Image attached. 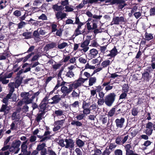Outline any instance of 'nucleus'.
<instances>
[{
  "mask_svg": "<svg viewBox=\"0 0 155 155\" xmlns=\"http://www.w3.org/2000/svg\"><path fill=\"white\" fill-rule=\"evenodd\" d=\"M65 148L71 150L74 148V142L71 139H66L65 140Z\"/></svg>",
  "mask_w": 155,
  "mask_h": 155,
  "instance_id": "1a4fd4ad",
  "label": "nucleus"
},
{
  "mask_svg": "<svg viewBox=\"0 0 155 155\" xmlns=\"http://www.w3.org/2000/svg\"><path fill=\"white\" fill-rule=\"evenodd\" d=\"M152 142L149 140H147L144 142L143 144V145L146 147L144 148V149H147V147L150 145Z\"/></svg>",
  "mask_w": 155,
  "mask_h": 155,
  "instance_id": "bf43d9fd",
  "label": "nucleus"
},
{
  "mask_svg": "<svg viewBox=\"0 0 155 155\" xmlns=\"http://www.w3.org/2000/svg\"><path fill=\"white\" fill-rule=\"evenodd\" d=\"M51 100L53 101L51 102L50 101L49 103L52 104H57L61 100V97H60V95H56L51 98Z\"/></svg>",
  "mask_w": 155,
  "mask_h": 155,
  "instance_id": "dca6fc26",
  "label": "nucleus"
},
{
  "mask_svg": "<svg viewBox=\"0 0 155 155\" xmlns=\"http://www.w3.org/2000/svg\"><path fill=\"white\" fill-rule=\"evenodd\" d=\"M125 122L124 118L122 117L120 119L117 118L115 120L116 126L119 128H122L124 127V124Z\"/></svg>",
  "mask_w": 155,
  "mask_h": 155,
  "instance_id": "ddd939ff",
  "label": "nucleus"
},
{
  "mask_svg": "<svg viewBox=\"0 0 155 155\" xmlns=\"http://www.w3.org/2000/svg\"><path fill=\"white\" fill-rule=\"evenodd\" d=\"M37 139L36 137L34 135H31L29 137V141L30 142L32 143L35 142Z\"/></svg>",
  "mask_w": 155,
  "mask_h": 155,
  "instance_id": "338daca9",
  "label": "nucleus"
},
{
  "mask_svg": "<svg viewBox=\"0 0 155 155\" xmlns=\"http://www.w3.org/2000/svg\"><path fill=\"white\" fill-rule=\"evenodd\" d=\"M90 103H87L85 101H84L83 102L82 108L83 109L88 108L90 106Z\"/></svg>",
  "mask_w": 155,
  "mask_h": 155,
  "instance_id": "13d9d810",
  "label": "nucleus"
},
{
  "mask_svg": "<svg viewBox=\"0 0 155 155\" xmlns=\"http://www.w3.org/2000/svg\"><path fill=\"white\" fill-rule=\"evenodd\" d=\"M83 109V114H84L85 115V114L87 115L91 113V110L89 108Z\"/></svg>",
  "mask_w": 155,
  "mask_h": 155,
  "instance_id": "e2e57ef3",
  "label": "nucleus"
},
{
  "mask_svg": "<svg viewBox=\"0 0 155 155\" xmlns=\"http://www.w3.org/2000/svg\"><path fill=\"white\" fill-rule=\"evenodd\" d=\"M114 109L116 114V115L122 113L123 112V110L121 109V107L119 105H116L113 107Z\"/></svg>",
  "mask_w": 155,
  "mask_h": 155,
  "instance_id": "a878e982",
  "label": "nucleus"
},
{
  "mask_svg": "<svg viewBox=\"0 0 155 155\" xmlns=\"http://www.w3.org/2000/svg\"><path fill=\"white\" fill-rule=\"evenodd\" d=\"M87 80V78H79L77 81H75L73 83L71 84V85L72 88L76 89L78 87L81 86L82 84Z\"/></svg>",
  "mask_w": 155,
  "mask_h": 155,
  "instance_id": "423d86ee",
  "label": "nucleus"
},
{
  "mask_svg": "<svg viewBox=\"0 0 155 155\" xmlns=\"http://www.w3.org/2000/svg\"><path fill=\"white\" fill-rule=\"evenodd\" d=\"M8 86L10 88L9 92L10 94H12L14 91L15 83L14 82L10 83L8 84Z\"/></svg>",
  "mask_w": 155,
  "mask_h": 155,
  "instance_id": "c9c22d12",
  "label": "nucleus"
},
{
  "mask_svg": "<svg viewBox=\"0 0 155 155\" xmlns=\"http://www.w3.org/2000/svg\"><path fill=\"white\" fill-rule=\"evenodd\" d=\"M145 39L146 40L149 41L153 38V36L151 34L146 32L145 34Z\"/></svg>",
  "mask_w": 155,
  "mask_h": 155,
  "instance_id": "58836bf2",
  "label": "nucleus"
},
{
  "mask_svg": "<svg viewBox=\"0 0 155 155\" xmlns=\"http://www.w3.org/2000/svg\"><path fill=\"white\" fill-rule=\"evenodd\" d=\"M76 144L78 147L81 148L84 146L85 144V141H83L80 139H77Z\"/></svg>",
  "mask_w": 155,
  "mask_h": 155,
  "instance_id": "7c9ffc66",
  "label": "nucleus"
},
{
  "mask_svg": "<svg viewBox=\"0 0 155 155\" xmlns=\"http://www.w3.org/2000/svg\"><path fill=\"white\" fill-rule=\"evenodd\" d=\"M31 92H23L21 94V96L22 98V100L26 104H29L31 103L33 100L38 96L39 93L38 92L31 94Z\"/></svg>",
  "mask_w": 155,
  "mask_h": 155,
  "instance_id": "f257e3e1",
  "label": "nucleus"
},
{
  "mask_svg": "<svg viewBox=\"0 0 155 155\" xmlns=\"http://www.w3.org/2000/svg\"><path fill=\"white\" fill-rule=\"evenodd\" d=\"M11 107L7 104H2L0 109V111L4 112V115H5L8 113Z\"/></svg>",
  "mask_w": 155,
  "mask_h": 155,
  "instance_id": "a211bd4d",
  "label": "nucleus"
},
{
  "mask_svg": "<svg viewBox=\"0 0 155 155\" xmlns=\"http://www.w3.org/2000/svg\"><path fill=\"white\" fill-rule=\"evenodd\" d=\"M45 146L46 144L45 143H43L41 144L38 145L36 148V150L39 151L45 148Z\"/></svg>",
  "mask_w": 155,
  "mask_h": 155,
  "instance_id": "4c0bfd02",
  "label": "nucleus"
},
{
  "mask_svg": "<svg viewBox=\"0 0 155 155\" xmlns=\"http://www.w3.org/2000/svg\"><path fill=\"white\" fill-rule=\"evenodd\" d=\"M125 19L124 17L122 16L120 17H116L113 18L111 25H112L113 24H119V23H122L125 22Z\"/></svg>",
  "mask_w": 155,
  "mask_h": 155,
  "instance_id": "f8f14e48",
  "label": "nucleus"
},
{
  "mask_svg": "<svg viewBox=\"0 0 155 155\" xmlns=\"http://www.w3.org/2000/svg\"><path fill=\"white\" fill-rule=\"evenodd\" d=\"M129 87L127 84H124L123 86L122 90L124 92L127 93L128 91Z\"/></svg>",
  "mask_w": 155,
  "mask_h": 155,
  "instance_id": "5fc2aeb1",
  "label": "nucleus"
},
{
  "mask_svg": "<svg viewBox=\"0 0 155 155\" xmlns=\"http://www.w3.org/2000/svg\"><path fill=\"white\" fill-rule=\"evenodd\" d=\"M43 0H34L33 5L34 6H36L37 7H33V8L34 9H37L39 8L38 7H39L41 4L42 3Z\"/></svg>",
  "mask_w": 155,
  "mask_h": 155,
  "instance_id": "bb28decb",
  "label": "nucleus"
},
{
  "mask_svg": "<svg viewBox=\"0 0 155 155\" xmlns=\"http://www.w3.org/2000/svg\"><path fill=\"white\" fill-rule=\"evenodd\" d=\"M75 18V22L74 23V24H77L78 25H80L81 26H82L83 25V23L80 21L78 17L76 16Z\"/></svg>",
  "mask_w": 155,
  "mask_h": 155,
  "instance_id": "8fccbe9b",
  "label": "nucleus"
},
{
  "mask_svg": "<svg viewBox=\"0 0 155 155\" xmlns=\"http://www.w3.org/2000/svg\"><path fill=\"white\" fill-rule=\"evenodd\" d=\"M153 124L150 122H148L146 125L145 133L147 135L150 136L151 135L153 129L152 128Z\"/></svg>",
  "mask_w": 155,
  "mask_h": 155,
  "instance_id": "9b49d317",
  "label": "nucleus"
},
{
  "mask_svg": "<svg viewBox=\"0 0 155 155\" xmlns=\"http://www.w3.org/2000/svg\"><path fill=\"white\" fill-rule=\"evenodd\" d=\"M26 24V23L24 21H21L18 24V28H21L25 25Z\"/></svg>",
  "mask_w": 155,
  "mask_h": 155,
  "instance_id": "774afa93",
  "label": "nucleus"
},
{
  "mask_svg": "<svg viewBox=\"0 0 155 155\" xmlns=\"http://www.w3.org/2000/svg\"><path fill=\"white\" fill-rule=\"evenodd\" d=\"M66 16L65 13H63L62 12L59 11L56 14V16L57 19H62L65 18Z\"/></svg>",
  "mask_w": 155,
  "mask_h": 155,
  "instance_id": "b1692460",
  "label": "nucleus"
},
{
  "mask_svg": "<svg viewBox=\"0 0 155 155\" xmlns=\"http://www.w3.org/2000/svg\"><path fill=\"white\" fill-rule=\"evenodd\" d=\"M56 45V44L54 43H52L48 44L46 45L45 47V50L48 51L50 49L54 48Z\"/></svg>",
  "mask_w": 155,
  "mask_h": 155,
  "instance_id": "c756f323",
  "label": "nucleus"
},
{
  "mask_svg": "<svg viewBox=\"0 0 155 155\" xmlns=\"http://www.w3.org/2000/svg\"><path fill=\"white\" fill-rule=\"evenodd\" d=\"M38 31L39 35H45L47 34V32L45 30L43 29L42 28H38Z\"/></svg>",
  "mask_w": 155,
  "mask_h": 155,
  "instance_id": "603ef678",
  "label": "nucleus"
},
{
  "mask_svg": "<svg viewBox=\"0 0 155 155\" xmlns=\"http://www.w3.org/2000/svg\"><path fill=\"white\" fill-rule=\"evenodd\" d=\"M110 82L108 81L107 82H104L103 84V87H105V90L107 91H108L109 90H111L113 88V86L112 85V84H110Z\"/></svg>",
  "mask_w": 155,
  "mask_h": 155,
  "instance_id": "412c9836",
  "label": "nucleus"
},
{
  "mask_svg": "<svg viewBox=\"0 0 155 155\" xmlns=\"http://www.w3.org/2000/svg\"><path fill=\"white\" fill-rule=\"evenodd\" d=\"M110 53L107 56H110L111 58L114 57L117 54V51L116 48L114 47L110 51Z\"/></svg>",
  "mask_w": 155,
  "mask_h": 155,
  "instance_id": "5701e85b",
  "label": "nucleus"
},
{
  "mask_svg": "<svg viewBox=\"0 0 155 155\" xmlns=\"http://www.w3.org/2000/svg\"><path fill=\"white\" fill-rule=\"evenodd\" d=\"M52 8L54 10L56 11H62L64 8L61 5L58 6L57 4L53 5Z\"/></svg>",
  "mask_w": 155,
  "mask_h": 155,
  "instance_id": "f704fd0d",
  "label": "nucleus"
},
{
  "mask_svg": "<svg viewBox=\"0 0 155 155\" xmlns=\"http://www.w3.org/2000/svg\"><path fill=\"white\" fill-rule=\"evenodd\" d=\"M45 112H44L42 111L38 115V116L36 118L37 121H39L40 120L42 119V116L45 114Z\"/></svg>",
  "mask_w": 155,
  "mask_h": 155,
  "instance_id": "de8ad7c7",
  "label": "nucleus"
},
{
  "mask_svg": "<svg viewBox=\"0 0 155 155\" xmlns=\"http://www.w3.org/2000/svg\"><path fill=\"white\" fill-rule=\"evenodd\" d=\"M78 58V57H72L71 58H70L69 60V61L70 63L73 64H76V60Z\"/></svg>",
  "mask_w": 155,
  "mask_h": 155,
  "instance_id": "864d4df0",
  "label": "nucleus"
},
{
  "mask_svg": "<svg viewBox=\"0 0 155 155\" xmlns=\"http://www.w3.org/2000/svg\"><path fill=\"white\" fill-rule=\"evenodd\" d=\"M126 151V155H139L137 154L134 153L132 150L133 146L131 143L125 144L124 146Z\"/></svg>",
  "mask_w": 155,
  "mask_h": 155,
  "instance_id": "39448f33",
  "label": "nucleus"
},
{
  "mask_svg": "<svg viewBox=\"0 0 155 155\" xmlns=\"http://www.w3.org/2000/svg\"><path fill=\"white\" fill-rule=\"evenodd\" d=\"M3 73H2L0 74L1 81L2 83L3 84H7L9 82V80L6 79L7 78L4 75H2Z\"/></svg>",
  "mask_w": 155,
  "mask_h": 155,
  "instance_id": "393cba45",
  "label": "nucleus"
},
{
  "mask_svg": "<svg viewBox=\"0 0 155 155\" xmlns=\"http://www.w3.org/2000/svg\"><path fill=\"white\" fill-rule=\"evenodd\" d=\"M73 90V88L71 87V84H70L68 85V86H64L61 87V91L63 93H65L68 94L72 91Z\"/></svg>",
  "mask_w": 155,
  "mask_h": 155,
  "instance_id": "9d476101",
  "label": "nucleus"
},
{
  "mask_svg": "<svg viewBox=\"0 0 155 155\" xmlns=\"http://www.w3.org/2000/svg\"><path fill=\"white\" fill-rule=\"evenodd\" d=\"M111 63V62L109 60H107L103 61L101 64L103 68H105L109 65Z\"/></svg>",
  "mask_w": 155,
  "mask_h": 155,
  "instance_id": "e433bc0d",
  "label": "nucleus"
},
{
  "mask_svg": "<svg viewBox=\"0 0 155 155\" xmlns=\"http://www.w3.org/2000/svg\"><path fill=\"white\" fill-rule=\"evenodd\" d=\"M79 102L78 101H75L72 104H70V107L72 109L75 108L79 106Z\"/></svg>",
  "mask_w": 155,
  "mask_h": 155,
  "instance_id": "37998d69",
  "label": "nucleus"
},
{
  "mask_svg": "<svg viewBox=\"0 0 155 155\" xmlns=\"http://www.w3.org/2000/svg\"><path fill=\"white\" fill-rule=\"evenodd\" d=\"M98 54V51L96 49L93 48L90 51L88 56L89 59H91L95 57Z\"/></svg>",
  "mask_w": 155,
  "mask_h": 155,
  "instance_id": "4468645a",
  "label": "nucleus"
},
{
  "mask_svg": "<svg viewBox=\"0 0 155 155\" xmlns=\"http://www.w3.org/2000/svg\"><path fill=\"white\" fill-rule=\"evenodd\" d=\"M115 1H116L115 2L116 3V4L118 5V9L122 10L125 6L127 5V4L125 3L124 0H116Z\"/></svg>",
  "mask_w": 155,
  "mask_h": 155,
  "instance_id": "2eb2a0df",
  "label": "nucleus"
},
{
  "mask_svg": "<svg viewBox=\"0 0 155 155\" xmlns=\"http://www.w3.org/2000/svg\"><path fill=\"white\" fill-rule=\"evenodd\" d=\"M71 94V97L74 98L78 97H79V93L77 92L74 90H73Z\"/></svg>",
  "mask_w": 155,
  "mask_h": 155,
  "instance_id": "49530a36",
  "label": "nucleus"
},
{
  "mask_svg": "<svg viewBox=\"0 0 155 155\" xmlns=\"http://www.w3.org/2000/svg\"><path fill=\"white\" fill-rule=\"evenodd\" d=\"M114 155H123V151L120 149H116L114 151Z\"/></svg>",
  "mask_w": 155,
  "mask_h": 155,
  "instance_id": "052dcab7",
  "label": "nucleus"
},
{
  "mask_svg": "<svg viewBox=\"0 0 155 155\" xmlns=\"http://www.w3.org/2000/svg\"><path fill=\"white\" fill-rule=\"evenodd\" d=\"M91 36H87V39L85 40L83 42L80 44V47L82 48V49H79L80 51H82L84 52H86L89 49V47H88V45L90 43V41L91 39Z\"/></svg>",
  "mask_w": 155,
  "mask_h": 155,
  "instance_id": "20e7f679",
  "label": "nucleus"
},
{
  "mask_svg": "<svg viewBox=\"0 0 155 155\" xmlns=\"http://www.w3.org/2000/svg\"><path fill=\"white\" fill-rule=\"evenodd\" d=\"M100 120H101L103 124H105L107 123L108 120H109V118L107 117H104L103 116H101V117L100 118Z\"/></svg>",
  "mask_w": 155,
  "mask_h": 155,
  "instance_id": "3c124183",
  "label": "nucleus"
},
{
  "mask_svg": "<svg viewBox=\"0 0 155 155\" xmlns=\"http://www.w3.org/2000/svg\"><path fill=\"white\" fill-rule=\"evenodd\" d=\"M142 77L143 78L147 81H149L150 79L151 78V76L149 75V73L147 71H145L142 74Z\"/></svg>",
  "mask_w": 155,
  "mask_h": 155,
  "instance_id": "473e14b6",
  "label": "nucleus"
},
{
  "mask_svg": "<svg viewBox=\"0 0 155 155\" xmlns=\"http://www.w3.org/2000/svg\"><path fill=\"white\" fill-rule=\"evenodd\" d=\"M51 133L50 131L47 130L45 132V133L43 136L37 135V136L38 138L41 139L40 142H45L50 139L51 137L50 135Z\"/></svg>",
  "mask_w": 155,
  "mask_h": 155,
  "instance_id": "0eeeda50",
  "label": "nucleus"
},
{
  "mask_svg": "<svg viewBox=\"0 0 155 155\" xmlns=\"http://www.w3.org/2000/svg\"><path fill=\"white\" fill-rule=\"evenodd\" d=\"M138 111L137 109L135 107H134L131 110V113L132 115L134 116L137 115Z\"/></svg>",
  "mask_w": 155,
  "mask_h": 155,
  "instance_id": "680f3d73",
  "label": "nucleus"
},
{
  "mask_svg": "<svg viewBox=\"0 0 155 155\" xmlns=\"http://www.w3.org/2000/svg\"><path fill=\"white\" fill-rule=\"evenodd\" d=\"M51 32H54L56 31L57 30V25L54 23H51Z\"/></svg>",
  "mask_w": 155,
  "mask_h": 155,
  "instance_id": "09e8293b",
  "label": "nucleus"
},
{
  "mask_svg": "<svg viewBox=\"0 0 155 155\" xmlns=\"http://www.w3.org/2000/svg\"><path fill=\"white\" fill-rule=\"evenodd\" d=\"M27 142V140L23 142H22V143L21 145V152L23 153V154H25L26 152H27V148H28V146L26 144Z\"/></svg>",
  "mask_w": 155,
  "mask_h": 155,
  "instance_id": "4be33fe9",
  "label": "nucleus"
},
{
  "mask_svg": "<svg viewBox=\"0 0 155 155\" xmlns=\"http://www.w3.org/2000/svg\"><path fill=\"white\" fill-rule=\"evenodd\" d=\"M21 143V142L19 140H16L14 141L12 143L11 145L13 146L14 147L16 148V153H18L20 150L19 147Z\"/></svg>",
  "mask_w": 155,
  "mask_h": 155,
  "instance_id": "6ab92c4d",
  "label": "nucleus"
},
{
  "mask_svg": "<svg viewBox=\"0 0 155 155\" xmlns=\"http://www.w3.org/2000/svg\"><path fill=\"white\" fill-rule=\"evenodd\" d=\"M50 99H48V97L45 96L43 99L40 105V108L41 110L45 112L48 110H50L51 107L49 105V101Z\"/></svg>",
  "mask_w": 155,
  "mask_h": 155,
  "instance_id": "f03ea898",
  "label": "nucleus"
},
{
  "mask_svg": "<svg viewBox=\"0 0 155 155\" xmlns=\"http://www.w3.org/2000/svg\"><path fill=\"white\" fill-rule=\"evenodd\" d=\"M116 96V95L114 93H110L106 95L105 97V103L106 105L109 107L111 106L115 101Z\"/></svg>",
  "mask_w": 155,
  "mask_h": 155,
  "instance_id": "7ed1b4c3",
  "label": "nucleus"
},
{
  "mask_svg": "<svg viewBox=\"0 0 155 155\" xmlns=\"http://www.w3.org/2000/svg\"><path fill=\"white\" fill-rule=\"evenodd\" d=\"M78 61L81 63L83 64H86L87 61L86 59L82 57H80L79 58Z\"/></svg>",
  "mask_w": 155,
  "mask_h": 155,
  "instance_id": "0e129e2a",
  "label": "nucleus"
},
{
  "mask_svg": "<svg viewBox=\"0 0 155 155\" xmlns=\"http://www.w3.org/2000/svg\"><path fill=\"white\" fill-rule=\"evenodd\" d=\"M7 1L6 0H2L0 2V9H2L5 8L6 6Z\"/></svg>",
  "mask_w": 155,
  "mask_h": 155,
  "instance_id": "ea45409f",
  "label": "nucleus"
},
{
  "mask_svg": "<svg viewBox=\"0 0 155 155\" xmlns=\"http://www.w3.org/2000/svg\"><path fill=\"white\" fill-rule=\"evenodd\" d=\"M54 117H57L58 119L66 118V116L64 114V111L59 109L55 110L54 113Z\"/></svg>",
  "mask_w": 155,
  "mask_h": 155,
  "instance_id": "6e6552de",
  "label": "nucleus"
},
{
  "mask_svg": "<svg viewBox=\"0 0 155 155\" xmlns=\"http://www.w3.org/2000/svg\"><path fill=\"white\" fill-rule=\"evenodd\" d=\"M97 82V78L95 77H91L89 78L88 84L89 86H91L93 85Z\"/></svg>",
  "mask_w": 155,
  "mask_h": 155,
  "instance_id": "cd10ccee",
  "label": "nucleus"
},
{
  "mask_svg": "<svg viewBox=\"0 0 155 155\" xmlns=\"http://www.w3.org/2000/svg\"><path fill=\"white\" fill-rule=\"evenodd\" d=\"M85 115L83 113L77 115L75 117V118L77 120L80 121L83 119L85 117Z\"/></svg>",
  "mask_w": 155,
  "mask_h": 155,
  "instance_id": "c03bdc74",
  "label": "nucleus"
},
{
  "mask_svg": "<svg viewBox=\"0 0 155 155\" xmlns=\"http://www.w3.org/2000/svg\"><path fill=\"white\" fill-rule=\"evenodd\" d=\"M104 102L105 103V99L104 100L103 98H100L98 99L97 104L99 106H101L103 105Z\"/></svg>",
  "mask_w": 155,
  "mask_h": 155,
  "instance_id": "6e6d98bb",
  "label": "nucleus"
},
{
  "mask_svg": "<svg viewBox=\"0 0 155 155\" xmlns=\"http://www.w3.org/2000/svg\"><path fill=\"white\" fill-rule=\"evenodd\" d=\"M68 45L67 43L64 42L62 43L59 44L58 46V47L60 49H62L65 47L68 46Z\"/></svg>",
  "mask_w": 155,
  "mask_h": 155,
  "instance_id": "79ce46f5",
  "label": "nucleus"
},
{
  "mask_svg": "<svg viewBox=\"0 0 155 155\" xmlns=\"http://www.w3.org/2000/svg\"><path fill=\"white\" fill-rule=\"evenodd\" d=\"M61 120H57L54 122L55 125H59L61 127L63 125V124L65 122V118H62Z\"/></svg>",
  "mask_w": 155,
  "mask_h": 155,
  "instance_id": "2f4dec72",
  "label": "nucleus"
},
{
  "mask_svg": "<svg viewBox=\"0 0 155 155\" xmlns=\"http://www.w3.org/2000/svg\"><path fill=\"white\" fill-rule=\"evenodd\" d=\"M22 35L25 37L26 39L30 38L31 37V33L30 32H25L23 33Z\"/></svg>",
  "mask_w": 155,
  "mask_h": 155,
  "instance_id": "a19ab883",
  "label": "nucleus"
},
{
  "mask_svg": "<svg viewBox=\"0 0 155 155\" xmlns=\"http://www.w3.org/2000/svg\"><path fill=\"white\" fill-rule=\"evenodd\" d=\"M65 75L68 77L71 78L74 77V74L72 71H68L67 72Z\"/></svg>",
  "mask_w": 155,
  "mask_h": 155,
  "instance_id": "a18cd8bd",
  "label": "nucleus"
},
{
  "mask_svg": "<svg viewBox=\"0 0 155 155\" xmlns=\"http://www.w3.org/2000/svg\"><path fill=\"white\" fill-rule=\"evenodd\" d=\"M71 124L72 125L77 127H82L83 124L79 120H72L71 123Z\"/></svg>",
  "mask_w": 155,
  "mask_h": 155,
  "instance_id": "c85d7f7f",
  "label": "nucleus"
},
{
  "mask_svg": "<svg viewBox=\"0 0 155 155\" xmlns=\"http://www.w3.org/2000/svg\"><path fill=\"white\" fill-rule=\"evenodd\" d=\"M90 92H91V96H90V99H91V98H93L95 95H96V96H97L96 92L94 90V89L91 90L90 91Z\"/></svg>",
  "mask_w": 155,
  "mask_h": 155,
  "instance_id": "69168bd1",
  "label": "nucleus"
},
{
  "mask_svg": "<svg viewBox=\"0 0 155 155\" xmlns=\"http://www.w3.org/2000/svg\"><path fill=\"white\" fill-rule=\"evenodd\" d=\"M115 112V111L114 110V109L113 107L108 113V116L109 117H111L113 116L114 113Z\"/></svg>",
  "mask_w": 155,
  "mask_h": 155,
  "instance_id": "4d7b16f0",
  "label": "nucleus"
},
{
  "mask_svg": "<svg viewBox=\"0 0 155 155\" xmlns=\"http://www.w3.org/2000/svg\"><path fill=\"white\" fill-rule=\"evenodd\" d=\"M80 25H78L77 28L75 29L74 32V35L75 36H77L79 35L85 33V28L82 31L81 30V26Z\"/></svg>",
  "mask_w": 155,
  "mask_h": 155,
  "instance_id": "f3484780",
  "label": "nucleus"
},
{
  "mask_svg": "<svg viewBox=\"0 0 155 155\" xmlns=\"http://www.w3.org/2000/svg\"><path fill=\"white\" fill-rule=\"evenodd\" d=\"M20 121L18 120H15L13 121L10 125V130H16L17 129L18 125Z\"/></svg>",
  "mask_w": 155,
  "mask_h": 155,
  "instance_id": "aec40b11",
  "label": "nucleus"
},
{
  "mask_svg": "<svg viewBox=\"0 0 155 155\" xmlns=\"http://www.w3.org/2000/svg\"><path fill=\"white\" fill-rule=\"evenodd\" d=\"M20 116L19 114H18L16 112H14L11 116V119L12 120H19Z\"/></svg>",
  "mask_w": 155,
  "mask_h": 155,
  "instance_id": "72a5a7b5",
  "label": "nucleus"
}]
</instances>
